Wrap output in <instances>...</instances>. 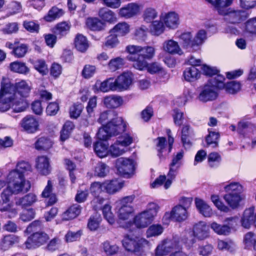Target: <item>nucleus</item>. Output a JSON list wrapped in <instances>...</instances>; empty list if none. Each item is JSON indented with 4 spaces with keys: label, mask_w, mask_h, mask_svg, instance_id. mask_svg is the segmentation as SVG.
I'll return each instance as SVG.
<instances>
[{
    "label": "nucleus",
    "mask_w": 256,
    "mask_h": 256,
    "mask_svg": "<svg viewBox=\"0 0 256 256\" xmlns=\"http://www.w3.org/2000/svg\"><path fill=\"white\" fill-rule=\"evenodd\" d=\"M126 51L129 54L126 58L134 62L133 66L138 70H142L147 67L146 60L153 58L155 50L151 46L142 47L139 46L128 45L126 47Z\"/></svg>",
    "instance_id": "f257e3e1"
},
{
    "label": "nucleus",
    "mask_w": 256,
    "mask_h": 256,
    "mask_svg": "<svg viewBox=\"0 0 256 256\" xmlns=\"http://www.w3.org/2000/svg\"><path fill=\"white\" fill-rule=\"evenodd\" d=\"M158 209L159 206L156 203H149L146 210L136 216L133 222H128L123 228L128 232H137L138 228L147 227L152 222Z\"/></svg>",
    "instance_id": "f03ea898"
},
{
    "label": "nucleus",
    "mask_w": 256,
    "mask_h": 256,
    "mask_svg": "<svg viewBox=\"0 0 256 256\" xmlns=\"http://www.w3.org/2000/svg\"><path fill=\"white\" fill-rule=\"evenodd\" d=\"M224 77L222 75H217L208 80L201 88L198 96V100L203 102L212 101L218 96V90L224 86Z\"/></svg>",
    "instance_id": "7ed1b4c3"
},
{
    "label": "nucleus",
    "mask_w": 256,
    "mask_h": 256,
    "mask_svg": "<svg viewBox=\"0 0 256 256\" xmlns=\"http://www.w3.org/2000/svg\"><path fill=\"white\" fill-rule=\"evenodd\" d=\"M125 234L122 240L124 248L132 253L141 252L146 246H149V242L146 239L136 236V232Z\"/></svg>",
    "instance_id": "20e7f679"
},
{
    "label": "nucleus",
    "mask_w": 256,
    "mask_h": 256,
    "mask_svg": "<svg viewBox=\"0 0 256 256\" xmlns=\"http://www.w3.org/2000/svg\"><path fill=\"white\" fill-rule=\"evenodd\" d=\"M8 186L13 188L14 194L28 192L30 188V182H26L24 177L20 172L13 170L7 176Z\"/></svg>",
    "instance_id": "39448f33"
},
{
    "label": "nucleus",
    "mask_w": 256,
    "mask_h": 256,
    "mask_svg": "<svg viewBox=\"0 0 256 256\" xmlns=\"http://www.w3.org/2000/svg\"><path fill=\"white\" fill-rule=\"evenodd\" d=\"M116 168L118 174L123 176L129 177L135 170L134 161L130 158H120L116 160Z\"/></svg>",
    "instance_id": "423d86ee"
},
{
    "label": "nucleus",
    "mask_w": 256,
    "mask_h": 256,
    "mask_svg": "<svg viewBox=\"0 0 256 256\" xmlns=\"http://www.w3.org/2000/svg\"><path fill=\"white\" fill-rule=\"evenodd\" d=\"M188 62L192 66L184 70L183 76L186 81L193 82L200 76V72L196 66H200L202 62L200 59H195L192 57L188 60Z\"/></svg>",
    "instance_id": "0eeeda50"
},
{
    "label": "nucleus",
    "mask_w": 256,
    "mask_h": 256,
    "mask_svg": "<svg viewBox=\"0 0 256 256\" xmlns=\"http://www.w3.org/2000/svg\"><path fill=\"white\" fill-rule=\"evenodd\" d=\"M49 238L46 233L36 232L28 238L25 244L28 249L34 248L45 244Z\"/></svg>",
    "instance_id": "6e6552de"
},
{
    "label": "nucleus",
    "mask_w": 256,
    "mask_h": 256,
    "mask_svg": "<svg viewBox=\"0 0 256 256\" xmlns=\"http://www.w3.org/2000/svg\"><path fill=\"white\" fill-rule=\"evenodd\" d=\"M15 84L8 79H4L0 84V96L2 100L7 98L14 100L16 97Z\"/></svg>",
    "instance_id": "1a4fd4ad"
},
{
    "label": "nucleus",
    "mask_w": 256,
    "mask_h": 256,
    "mask_svg": "<svg viewBox=\"0 0 256 256\" xmlns=\"http://www.w3.org/2000/svg\"><path fill=\"white\" fill-rule=\"evenodd\" d=\"M236 218L234 217L226 218L224 222H227L228 224H220L213 222L210 224V228L218 234L228 235L230 232L233 222H236Z\"/></svg>",
    "instance_id": "9d476101"
},
{
    "label": "nucleus",
    "mask_w": 256,
    "mask_h": 256,
    "mask_svg": "<svg viewBox=\"0 0 256 256\" xmlns=\"http://www.w3.org/2000/svg\"><path fill=\"white\" fill-rule=\"evenodd\" d=\"M248 14L245 10L230 11L225 16V20L232 24H238L246 20Z\"/></svg>",
    "instance_id": "9b49d317"
},
{
    "label": "nucleus",
    "mask_w": 256,
    "mask_h": 256,
    "mask_svg": "<svg viewBox=\"0 0 256 256\" xmlns=\"http://www.w3.org/2000/svg\"><path fill=\"white\" fill-rule=\"evenodd\" d=\"M177 244L173 240H165L158 246L156 249V256H164L167 255L173 249L175 248Z\"/></svg>",
    "instance_id": "f8f14e48"
},
{
    "label": "nucleus",
    "mask_w": 256,
    "mask_h": 256,
    "mask_svg": "<svg viewBox=\"0 0 256 256\" xmlns=\"http://www.w3.org/2000/svg\"><path fill=\"white\" fill-rule=\"evenodd\" d=\"M132 82V78L128 73L124 72L113 82V90L118 89L120 90H126Z\"/></svg>",
    "instance_id": "ddd939ff"
},
{
    "label": "nucleus",
    "mask_w": 256,
    "mask_h": 256,
    "mask_svg": "<svg viewBox=\"0 0 256 256\" xmlns=\"http://www.w3.org/2000/svg\"><path fill=\"white\" fill-rule=\"evenodd\" d=\"M193 234L200 240H203L209 236V227L204 222L200 221L193 226Z\"/></svg>",
    "instance_id": "4468645a"
},
{
    "label": "nucleus",
    "mask_w": 256,
    "mask_h": 256,
    "mask_svg": "<svg viewBox=\"0 0 256 256\" xmlns=\"http://www.w3.org/2000/svg\"><path fill=\"white\" fill-rule=\"evenodd\" d=\"M13 194H14L13 188H11L9 186L4 190L0 195V210L1 211H8L10 210L12 206L10 202V199Z\"/></svg>",
    "instance_id": "2eb2a0df"
},
{
    "label": "nucleus",
    "mask_w": 256,
    "mask_h": 256,
    "mask_svg": "<svg viewBox=\"0 0 256 256\" xmlns=\"http://www.w3.org/2000/svg\"><path fill=\"white\" fill-rule=\"evenodd\" d=\"M140 10V6L136 3L132 2L122 8L119 10V14L122 17L129 18L136 16Z\"/></svg>",
    "instance_id": "dca6fc26"
},
{
    "label": "nucleus",
    "mask_w": 256,
    "mask_h": 256,
    "mask_svg": "<svg viewBox=\"0 0 256 256\" xmlns=\"http://www.w3.org/2000/svg\"><path fill=\"white\" fill-rule=\"evenodd\" d=\"M21 126L28 133H34L38 129V120L32 116H26L21 122Z\"/></svg>",
    "instance_id": "f3484780"
},
{
    "label": "nucleus",
    "mask_w": 256,
    "mask_h": 256,
    "mask_svg": "<svg viewBox=\"0 0 256 256\" xmlns=\"http://www.w3.org/2000/svg\"><path fill=\"white\" fill-rule=\"evenodd\" d=\"M236 130L238 132L244 136L249 132L256 130V124L246 119H242L238 124Z\"/></svg>",
    "instance_id": "a211bd4d"
},
{
    "label": "nucleus",
    "mask_w": 256,
    "mask_h": 256,
    "mask_svg": "<svg viewBox=\"0 0 256 256\" xmlns=\"http://www.w3.org/2000/svg\"><path fill=\"white\" fill-rule=\"evenodd\" d=\"M36 168L38 172L43 175L49 174L50 167L48 158L46 156H38L36 160Z\"/></svg>",
    "instance_id": "6ab92c4d"
},
{
    "label": "nucleus",
    "mask_w": 256,
    "mask_h": 256,
    "mask_svg": "<svg viewBox=\"0 0 256 256\" xmlns=\"http://www.w3.org/2000/svg\"><path fill=\"white\" fill-rule=\"evenodd\" d=\"M126 124L122 117L117 116L113 111V136L122 134L126 130Z\"/></svg>",
    "instance_id": "aec40b11"
},
{
    "label": "nucleus",
    "mask_w": 256,
    "mask_h": 256,
    "mask_svg": "<svg viewBox=\"0 0 256 256\" xmlns=\"http://www.w3.org/2000/svg\"><path fill=\"white\" fill-rule=\"evenodd\" d=\"M163 48L165 52L170 54L181 55L183 54L178 42L172 40L165 41L163 44Z\"/></svg>",
    "instance_id": "412c9836"
},
{
    "label": "nucleus",
    "mask_w": 256,
    "mask_h": 256,
    "mask_svg": "<svg viewBox=\"0 0 256 256\" xmlns=\"http://www.w3.org/2000/svg\"><path fill=\"white\" fill-rule=\"evenodd\" d=\"M170 216L178 222L184 220L188 217L187 210L181 204L176 206L171 211Z\"/></svg>",
    "instance_id": "4be33fe9"
},
{
    "label": "nucleus",
    "mask_w": 256,
    "mask_h": 256,
    "mask_svg": "<svg viewBox=\"0 0 256 256\" xmlns=\"http://www.w3.org/2000/svg\"><path fill=\"white\" fill-rule=\"evenodd\" d=\"M194 136V130L188 125L184 126L182 130V142L186 148H190L192 146L189 138Z\"/></svg>",
    "instance_id": "5701e85b"
},
{
    "label": "nucleus",
    "mask_w": 256,
    "mask_h": 256,
    "mask_svg": "<svg viewBox=\"0 0 256 256\" xmlns=\"http://www.w3.org/2000/svg\"><path fill=\"white\" fill-rule=\"evenodd\" d=\"M112 135V122L109 121L106 124L100 128L97 133L98 138L102 141L106 142Z\"/></svg>",
    "instance_id": "b1692460"
},
{
    "label": "nucleus",
    "mask_w": 256,
    "mask_h": 256,
    "mask_svg": "<svg viewBox=\"0 0 256 256\" xmlns=\"http://www.w3.org/2000/svg\"><path fill=\"white\" fill-rule=\"evenodd\" d=\"M108 144L106 142L98 141L96 142L94 146V152L100 158L106 156L109 152L112 154L110 150H108Z\"/></svg>",
    "instance_id": "393cba45"
},
{
    "label": "nucleus",
    "mask_w": 256,
    "mask_h": 256,
    "mask_svg": "<svg viewBox=\"0 0 256 256\" xmlns=\"http://www.w3.org/2000/svg\"><path fill=\"white\" fill-rule=\"evenodd\" d=\"M37 200L36 196L33 194H28L24 197L16 200V204L24 208L32 206Z\"/></svg>",
    "instance_id": "a878e982"
},
{
    "label": "nucleus",
    "mask_w": 256,
    "mask_h": 256,
    "mask_svg": "<svg viewBox=\"0 0 256 256\" xmlns=\"http://www.w3.org/2000/svg\"><path fill=\"white\" fill-rule=\"evenodd\" d=\"M16 93L22 97H27L30 92L31 88L24 80H22L15 84Z\"/></svg>",
    "instance_id": "bb28decb"
},
{
    "label": "nucleus",
    "mask_w": 256,
    "mask_h": 256,
    "mask_svg": "<svg viewBox=\"0 0 256 256\" xmlns=\"http://www.w3.org/2000/svg\"><path fill=\"white\" fill-rule=\"evenodd\" d=\"M179 38L184 48L194 50V38H192V36L190 32H185L182 34Z\"/></svg>",
    "instance_id": "cd10ccee"
},
{
    "label": "nucleus",
    "mask_w": 256,
    "mask_h": 256,
    "mask_svg": "<svg viewBox=\"0 0 256 256\" xmlns=\"http://www.w3.org/2000/svg\"><path fill=\"white\" fill-rule=\"evenodd\" d=\"M195 204L199 212L206 217H210L212 214V210L210 206L203 200L196 198Z\"/></svg>",
    "instance_id": "c85d7f7f"
},
{
    "label": "nucleus",
    "mask_w": 256,
    "mask_h": 256,
    "mask_svg": "<svg viewBox=\"0 0 256 256\" xmlns=\"http://www.w3.org/2000/svg\"><path fill=\"white\" fill-rule=\"evenodd\" d=\"M178 20V14L174 12H170L166 16L164 22L166 26L170 28H175L179 24Z\"/></svg>",
    "instance_id": "c756f323"
},
{
    "label": "nucleus",
    "mask_w": 256,
    "mask_h": 256,
    "mask_svg": "<svg viewBox=\"0 0 256 256\" xmlns=\"http://www.w3.org/2000/svg\"><path fill=\"white\" fill-rule=\"evenodd\" d=\"M19 238L14 234H8L4 236L0 242V248L4 250H6L10 248L14 244L18 242Z\"/></svg>",
    "instance_id": "7c9ffc66"
},
{
    "label": "nucleus",
    "mask_w": 256,
    "mask_h": 256,
    "mask_svg": "<svg viewBox=\"0 0 256 256\" xmlns=\"http://www.w3.org/2000/svg\"><path fill=\"white\" fill-rule=\"evenodd\" d=\"M74 44L76 48L80 52H84L88 47V44L86 38L83 35L78 34L76 35Z\"/></svg>",
    "instance_id": "2f4dec72"
},
{
    "label": "nucleus",
    "mask_w": 256,
    "mask_h": 256,
    "mask_svg": "<svg viewBox=\"0 0 256 256\" xmlns=\"http://www.w3.org/2000/svg\"><path fill=\"white\" fill-rule=\"evenodd\" d=\"M227 204L232 208H236L240 202L241 198L238 193H228L224 197Z\"/></svg>",
    "instance_id": "473e14b6"
},
{
    "label": "nucleus",
    "mask_w": 256,
    "mask_h": 256,
    "mask_svg": "<svg viewBox=\"0 0 256 256\" xmlns=\"http://www.w3.org/2000/svg\"><path fill=\"white\" fill-rule=\"evenodd\" d=\"M22 26L26 30L30 33L38 34L40 29L38 22L34 20H24Z\"/></svg>",
    "instance_id": "72a5a7b5"
},
{
    "label": "nucleus",
    "mask_w": 256,
    "mask_h": 256,
    "mask_svg": "<svg viewBox=\"0 0 256 256\" xmlns=\"http://www.w3.org/2000/svg\"><path fill=\"white\" fill-rule=\"evenodd\" d=\"M52 146V140L45 137L40 138L35 143V148L38 150H46Z\"/></svg>",
    "instance_id": "f704fd0d"
},
{
    "label": "nucleus",
    "mask_w": 256,
    "mask_h": 256,
    "mask_svg": "<svg viewBox=\"0 0 256 256\" xmlns=\"http://www.w3.org/2000/svg\"><path fill=\"white\" fill-rule=\"evenodd\" d=\"M86 24L92 30H100L104 26L103 22L98 18H88Z\"/></svg>",
    "instance_id": "c9c22d12"
},
{
    "label": "nucleus",
    "mask_w": 256,
    "mask_h": 256,
    "mask_svg": "<svg viewBox=\"0 0 256 256\" xmlns=\"http://www.w3.org/2000/svg\"><path fill=\"white\" fill-rule=\"evenodd\" d=\"M129 26L125 22H120L113 28V34L116 36H123L129 32Z\"/></svg>",
    "instance_id": "e433bc0d"
},
{
    "label": "nucleus",
    "mask_w": 256,
    "mask_h": 256,
    "mask_svg": "<svg viewBox=\"0 0 256 256\" xmlns=\"http://www.w3.org/2000/svg\"><path fill=\"white\" fill-rule=\"evenodd\" d=\"M101 220L100 216L98 214L91 216L88 222V228L91 231L96 230L99 227Z\"/></svg>",
    "instance_id": "4c0bfd02"
},
{
    "label": "nucleus",
    "mask_w": 256,
    "mask_h": 256,
    "mask_svg": "<svg viewBox=\"0 0 256 256\" xmlns=\"http://www.w3.org/2000/svg\"><path fill=\"white\" fill-rule=\"evenodd\" d=\"M81 206L78 204L71 206L64 213L66 220L73 219L80 214L81 212Z\"/></svg>",
    "instance_id": "58836bf2"
},
{
    "label": "nucleus",
    "mask_w": 256,
    "mask_h": 256,
    "mask_svg": "<svg viewBox=\"0 0 256 256\" xmlns=\"http://www.w3.org/2000/svg\"><path fill=\"white\" fill-rule=\"evenodd\" d=\"M206 39V32L204 30H200L194 38V50L199 48L200 46Z\"/></svg>",
    "instance_id": "ea45409f"
},
{
    "label": "nucleus",
    "mask_w": 256,
    "mask_h": 256,
    "mask_svg": "<svg viewBox=\"0 0 256 256\" xmlns=\"http://www.w3.org/2000/svg\"><path fill=\"white\" fill-rule=\"evenodd\" d=\"M134 212L133 207L130 204H122L119 210L118 218L121 220H127Z\"/></svg>",
    "instance_id": "a19ab883"
},
{
    "label": "nucleus",
    "mask_w": 256,
    "mask_h": 256,
    "mask_svg": "<svg viewBox=\"0 0 256 256\" xmlns=\"http://www.w3.org/2000/svg\"><path fill=\"white\" fill-rule=\"evenodd\" d=\"M63 14L64 12L62 10L54 6L49 10L48 14L44 16V18L47 22H52L60 17Z\"/></svg>",
    "instance_id": "79ce46f5"
},
{
    "label": "nucleus",
    "mask_w": 256,
    "mask_h": 256,
    "mask_svg": "<svg viewBox=\"0 0 256 256\" xmlns=\"http://www.w3.org/2000/svg\"><path fill=\"white\" fill-rule=\"evenodd\" d=\"M158 16V12L156 10L152 8H147L144 11L142 18L146 22H153V20Z\"/></svg>",
    "instance_id": "37998d69"
},
{
    "label": "nucleus",
    "mask_w": 256,
    "mask_h": 256,
    "mask_svg": "<svg viewBox=\"0 0 256 256\" xmlns=\"http://www.w3.org/2000/svg\"><path fill=\"white\" fill-rule=\"evenodd\" d=\"M10 68L12 71L20 74H26L29 72V69L25 64L18 62L11 63Z\"/></svg>",
    "instance_id": "c03bdc74"
},
{
    "label": "nucleus",
    "mask_w": 256,
    "mask_h": 256,
    "mask_svg": "<svg viewBox=\"0 0 256 256\" xmlns=\"http://www.w3.org/2000/svg\"><path fill=\"white\" fill-rule=\"evenodd\" d=\"M164 228L160 224H152L146 230L148 238L160 235L163 232Z\"/></svg>",
    "instance_id": "a18cd8bd"
},
{
    "label": "nucleus",
    "mask_w": 256,
    "mask_h": 256,
    "mask_svg": "<svg viewBox=\"0 0 256 256\" xmlns=\"http://www.w3.org/2000/svg\"><path fill=\"white\" fill-rule=\"evenodd\" d=\"M100 18L106 22L111 23L112 20V10L107 7L101 8L98 12Z\"/></svg>",
    "instance_id": "49530a36"
},
{
    "label": "nucleus",
    "mask_w": 256,
    "mask_h": 256,
    "mask_svg": "<svg viewBox=\"0 0 256 256\" xmlns=\"http://www.w3.org/2000/svg\"><path fill=\"white\" fill-rule=\"evenodd\" d=\"M221 160V156L218 152H211L208 154V162L211 168L218 167L220 165Z\"/></svg>",
    "instance_id": "de8ad7c7"
},
{
    "label": "nucleus",
    "mask_w": 256,
    "mask_h": 256,
    "mask_svg": "<svg viewBox=\"0 0 256 256\" xmlns=\"http://www.w3.org/2000/svg\"><path fill=\"white\" fill-rule=\"evenodd\" d=\"M220 137L218 132H209V134L206 138V142L208 146H212L216 148L218 146V140Z\"/></svg>",
    "instance_id": "09e8293b"
},
{
    "label": "nucleus",
    "mask_w": 256,
    "mask_h": 256,
    "mask_svg": "<svg viewBox=\"0 0 256 256\" xmlns=\"http://www.w3.org/2000/svg\"><path fill=\"white\" fill-rule=\"evenodd\" d=\"M116 142L120 144L121 147L124 146L128 148V146L132 143L133 138L128 134H124L119 136Z\"/></svg>",
    "instance_id": "8fccbe9b"
},
{
    "label": "nucleus",
    "mask_w": 256,
    "mask_h": 256,
    "mask_svg": "<svg viewBox=\"0 0 256 256\" xmlns=\"http://www.w3.org/2000/svg\"><path fill=\"white\" fill-rule=\"evenodd\" d=\"M70 26L66 22L58 24L54 29V33L57 35L64 36L69 31Z\"/></svg>",
    "instance_id": "3c124183"
},
{
    "label": "nucleus",
    "mask_w": 256,
    "mask_h": 256,
    "mask_svg": "<svg viewBox=\"0 0 256 256\" xmlns=\"http://www.w3.org/2000/svg\"><path fill=\"white\" fill-rule=\"evenodd\" d=\"M164 26L160 21H154L152 24L151 32L156 36H158L163 32L164 30Z\"/></svg>",
    "instance_id": "603ef678"
},
{
    "label": "nucleus",
    "mask_w": 256,
    "mask_h": 256,
    "mask_svg": "<svg viewBox=\"0 0 256 256\" xmlns=\"http://www.w3.org/2000/svg\"><path fill=\"white\" fill-rule=\"evenodd\" d=\"M34 68L42 74L46 75L48 73V66L44 60H37L34 64Z\"/></svg>",
    "instance_id": "864d4df0"
},
{
    "label": "nucleus",
    "mask_w": 256,
    "mask_h": 256,
    "mask_svg": "<svg viewBox=\"0 0 256 256\" xmlns=\"http://www.w3.org/2000/svg\"><path fill=\"white\" fill-rule=\"evenodd\" d=\"M156 140H158L156 144V150L158 152V156L160 159H162L164 158L162 153L166 148V140L164 137H158L156 138Z\"/></svg>",
    "instance_id": "5fc2aeb1"
},
{
    "label": "nucleus",
    "mask_w": 256,
    "mask_h": 256,
    "mask_svg": "<svg viewBox=\"0 0 256 256\" xmlns=\"http://www.w3.org/2000/svg\"><path fill=\"white\" fill-rule=\"evenodd\" d=\"M226 192H230L229 193H238L239 194L242 190V186L238 182H231L224 186Z\"/></svg>",
    "instance_id": "6e6d98bb"
},
{
    "label": "nucleus",
    "mask_w": 256,
    "mask_h": 256,
    "mask_svg": "<svg viewBox=\"0 0 256 256\" xmlns=\"http://www.w3.org/2000/svg\"><path fill=\"white\" fill-rule=\"evenodd\" d=\"M226 92L230 94H234L238 92L240 88V84L236 81L228 82L226 86Z\"/></svg>",
    "instance_id": "4d7b16f0"
},
{
    "label": "nucleus",
    "mask_w": 256,
    "mask_h": 256,
    "mask_svg": "<svg viewBox=\"0 0 256 256\" xmlns=\"http://www.w3.org/2000/svg\"><path fill=\"white\" fill-rule=\"evenodd\" d=\"M82 108L83 106L81 104H73L70 109V116L72 118H76L80 116Z\"/></svg>",
    "instance_id": "13d9d810"
},
{
    "label": "nucleus",
    "mask_w": 256,
    "mask_h": 256,
    "mask_svg": "<svg viewBox=\"0 0 256 256\" xmlns=\"http://www.w3.org/2000/svg\"><path fill=\"white\" fill-rule=\"evenodd\" d=\"M31 169V166L28 162H21L17 164L16 168L14 170L18 171V172H20L24 177L26 173L28 172H30Z\"/></svg>",
    "instance_id": "bf43d9fd"
},
{
    "label": "nucleus",
    "mask_w": 256,
    "mask_h": 256,
    "mask_svg": "<svg viewBox=\"0 0 256 256\" xmlns=\"http://www.w3.org/2000/svg\"><path fill=\"white\" fill-rule=\"evenodd\" d=\"M28 46L26 44H20L14 48V54L17 58L24 57L28 52Z\"/></svg>",
    "instance_id": "052dcab7"
},
{
    "label": "nucleus",
    "mask_w": 256,
    "mask_h": 256,
    "mask_svg": "<svg viewBox=\"0 0 256 256\" xmlns=\"http://www.w3.org/2000/svg\"><path fill=\"white\" fill-rule=\"evenodd\" d=\"M96 68L94 66L86 64L82 71V74L85 78H90L95 74Z\"/></svg>",
    "instance_id": "680f3d73"
},
{
    "label": "nucleus",
    "mask_w": 256,
    "mask_h": 256,
    "mask_svg": "<svg viewBox=\"0 0 256 256\" xmlns=\"http://www.w3.org/2000/svg\"><path fill=\"white\" fill-rule=\"evenodd\" d=\"M211 200L216 206L220 210L224 212H228L229 211V208L225 206L222 202L220 200L219 196L217 195H212L211 196Z\"/></svg>",
    "instance_id": "e2e57ef3"
},
{
    "label": "nucleus",
    "mask_w": 256,
    "mask_h": 256,
    "mask_svg": "<svg viewBox=\"0 0 256 256\" xmlns=\"http://www.w3.org/2000/svg\"><path fill=\"white\" fill-rule=\"evenodd\" d=\"M234 244L231 242H226L222 240L218 241V248L220 250H226L232 252L234 250Z\"/></svg>",
    "instance_id": "0e129e2a"
},
{
    "label": "nucleus",
    "mask_w": 256,
    "mask_h": 256,
    "mask_svg": "<svg viewBox=\"0 0 256 256\" xmlns=\"http://www.w3.org/2000/svg\"><path fill=\"white\" fill-rule=\"evenodd\" d=\"M184 157V152L181 150L177 153V154L174 156L171 163L170 164V166H173L179 168L182 165L181 160Z\"/></svg>",
    "instance_id": "69168bd1"
},
{
    "label": "nucleus",
    "mask_w": 256,
    "mask_h": 256,
    "mask_svg": "<svg viewBox=\"0 0 256 256\" xmlns=\"http://www.w3.org/2000/svg\"><path fill=\"white\" fill-rule=\"evenodd\" d=\"M108 172L106 166L104 163L98 164L95 168V174L99 177L105 176Z\"/></svg>",
    "instance_id": "338daca9"
},
{
    "label": "nucleus",
    "mask_w": 256,
    "mask_h": 256,
    "mask_svg": "<svg viewBox=\"0 0 256 256\" xmlns=\"http://www.w3.org/2000/svg\"><path fill=\"white\" fill-rule=\"evenodd\" d=\"M246 30L250 34H256V17L251 18L246 24Z\"/></svg>",
    "instance_id": "774afa93"
}]
</instances>
